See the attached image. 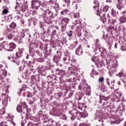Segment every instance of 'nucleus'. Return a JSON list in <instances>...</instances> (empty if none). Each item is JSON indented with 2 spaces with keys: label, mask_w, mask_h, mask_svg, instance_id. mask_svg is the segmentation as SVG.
Returning a JSON list of instances; mask_svg holds the SVG:
<instances>
[{
  "label": "nucleus",
  "mask_w": 126,
  "mask_h": 126,
  "mask_svg": "<svg viewBox=\"0 0 126 126\" xmlns=\"http://www.w3.org/2000/svg\"><path fill=\"white\" fill-rule=\"evenodd\" d=\"M23 53V50L22 49L19 48L18 51L16 53V57H8V60L11 61V63H14L16 64L19 65L20 63V58L22 57V53Z\"/></svg>",
  "instance_id": "nucleus-1"
},
{
  "label": "nucleus",
  "mask_w": 126,
  "mask_h": 126,
  "mask_svg": "<svg viewBox=\"0 0 126 126\" xmlns=\"http://www.w3.org/2000/svg\"><path fill=\"white\" fill-rule=\"evenodd\" d=\"M27 108H28V106L26 102H23L21 105L17 106L16 110L18 113L25 114L27 112Z\"/></svg>",
  "instance_id": "nucleus-2"
},
{
  "label": "nucleus",
  "mask_w": 126,
  "mask_h": 126,
  "mask_svg": "<svg viewBox=\"0 0 126 126\" xmlns=\"http://www.w3.org/2000/svg\"><path fill=\"white\" fill-rule=\"evenodd\" d=\"M116 75L121 78V80L123 82L124 87L126 89V73L124 70H122L118 74H116Z\"/></svg>",
  "instance_id": "nucleus-3"
},
{
  "label": "nucleus",
  "mask_w": 126,
  "mask_h": 126,
  "mask_svg": "<svg viewBox=\"0 0 126 126\" xmlns=\"http://www.w3.org/2000/svg\"><path fill=\"white\" fill-rule=\"evenodd\" d=\"M96 14L98 16H100V19L104 24H106L108 18L106 17V14H105V13H102V11L96 10Z\"/></svg>",
  "instance_id": "nucleus-4"
},
{
  "label": "nucleus",
  "mask_w": 126,
  "mask_h": 126,
  "mask_svg": "<svg viewBox=\"0 0 126 126\" xmlns=\"http://www.w3.org/2000/svg\"><path fill=\"white\" fill-rule=\"evenodd\" d=\"M12 32L13 31L11 29H7L4 31L3 34L6 38H7L9 40H12L14 38V34H12Z\"/></svg>",
  "instance_id": "nucleus-5"
},
{
  "label": "nucleus",
  "mask_w": 126,
  "mask_h": 126,
  "mask_svg": "<svg viewBox=\"0 0 126 126\" xmlns=\"http://www.w3.org/2000/svg\"><path fill=\"white\" fill-rule=\"evenodd\" d=\"M126 11H123L120 13V17L119 19V24L121 25L122 24L126 23Z\"/></svg>",
  "instance_id": "nucleus-6"
},
{
  "label": "nucleus",
  "mask_w": 126,
  "mask_h": 126,
  "mask_svg": "<svg viewBox=\"0 0 126 126\" xmlns=\"http://www.w3.org/2000/svg\"><path fill=\"white\" fill-rule=\"evenodd\" d=\"M62 57V53L60 51H57L56 54L54 56L53 58V61L56 63H59V62H60V60H61V58Z\"/></svg>",
  "instance_id": "nucleus-7"
},
{
  "label": "nucleus",
  "mask_w": 126,
  "mask_h": 126,
  "mask_svg": "<svg viewBox=\"0 0 126 126\" xmlns=\"http://www.w3.org/2000/svg\"><path fill=\"white\" fill-rule=\"evenodd\" d=\"M32 9H38L40 7V2L38 0H32Z\"/></svg>",
  "instance_id": "nucleus-8"
},
{
  "label": "nucleus",
  "mask_w": 126,
  "mask_h": 126,
  "mask_svg": "<svg viewBox=\"0 0 126 126\" xmlns=\"http://www.w3.org/2000/svg\"><path fill=\"white\" fill-rule=\"evenodd\" d=\"M59 19L61 21L60 24L61 25H67L69 23V21H70L69 18L66 17H60Z\"/></svg>",
  "instance_id": "nucleus-9"
},
{
  "label": "nucleus",
  "mask_w": 126,
  "mask_h": 126,
  "mask_svg": "<svg viewBox=\"0 0 126 126\" xmlns=\"http://www.w3.org/2000/svg\"><path fill=\"white\" fill-rule=\"evenodd\" d=\"M53 21V15H49L45 18V22L47 24H52Z\"/></svg>",
  "instance_id": "nucleus-10"
},
{
  "label": "nucleus",
  "mask_w": 126,
  "mask_h": 126,
  "mask_svg": "<svg viewBox=\"0 0 126 126\" xmlns=\"http://www.w3.org/2000/svg\"><path fill=\"white\" fill-rule=\"evenodd\" d=\"M94 5L93 6V9H94V11H95V14L97 13V10H99L98 8H99V2L98 1V0H94Z\"/></svg>",
  "instance_id": "nucleus-11"
},
{
  "label": "nucleus",
  "mask_w": 126,
  "mask_h": 126,
  "mask_svg": "<svg viewBox=\"0 0 126 126\" xmlns=\"http://www.w3.org/2000/svg\"><path fill=\"white\" fill-rule=\"evenodd\" d=\"M106 84L108 85V87L110 88L111 90L114 89V86L115 85V83L111 82V84L110 83V79L109 78H106Z\"/></svg>",
  "instance_id": "nucleus-12"
},
{
  "label": "nucleus",
  "mask_w": 126,
  "mask_h": 126,
  "mask_svg": "<svg viewBox=\"0 0 126 126\" xmlns=\"http://www.w3.org/2000/svg\"><path fill=\"white\" fill-rule=\"evenodd\" d=\"M75 54L77 56H82L83 54V51L82 50V48L79 46L75 50Z\"/></svg>",
  "instance_id": "nucleus-13"
},
{
  "label": "nucleus",
  "mask_w": 126,
  "mask_h": 126,
  "mask_svg": "<svg viewBox=\"0 0 126 126\" xmlns=\"http://www.w3.org/2000/svg\"><path fill=\"white\" fill-rule=\"evenodd\" d=\"M35 70L31 67H27V69L25 70V73H28V74H31V73H35Z\"/></svg>",
  "instance_id": "nucleus-14"
},
{
  "label": "nucleus",
  "mask_w": 126,
  "mask_h": 126,
  "mask_svg": "<svg viewBox=\"0 0 126 126\" xmlns=\"http://www.w3.org/2000/svg\"><path fill=\"white\" fill-rule=\"evenodd\" d=\"M1 47L5 50H9V44H8L6 41L3 42Z\"/></svg>",
  "instance_id": "nucleus-15"
},
{
  "label": "nucleus",
  "mask_w": 126,
  "mask_h": 126,
  "mask_svg": "<svg viewBox=\"0 0 126 126\" xmlns=\"http://www.w3.org/2000/svg\"><path fill=\"white\" fill-rule=\"evenodd\" d=\"M48 69H51V67H50L49 68H48V67L47 66H41L40 68H39V71H40V72H41V73H43V72H45L46 70H48Z\"/></svg>",
  "instance_id": "nucleus-16"
},
{
  "label": "nucleus",
  "mask_w": 126,
  "mask_h": 126,
  "mask_svg": "<svg viewBox=\"0 0 126 126\" xmlns=\"http://www.w3.org/2000/svg\"><path fill=\"white\" fill-rule=\"evenodd\" d=\"M82 30V27L81 26H78V28H77V33L76 35L77 37H81L82 33H81V30Z\"/></svg>",
  "instance_id": "nucleus-17"
},
{
  "label": "nucleus",
  "mask_w": 126,
  "mask_h": 126,
  "mask_svg": "<svg viewBox=\"0 0 126 126\" xmlns=\"http://www.w3.org/2000/svg\"><path fill=\"white\" fill-rule=\"evenodd\" d=\"M117 22V20L115 19H108V24L110 25V26H114L115 24Z\"/></svg>",
  "instance_id": "nucleus-18"
},
{
  "label": "nucleus",
  "mask_w": 126,
  "mask_h": 126,
  "mask_svg": "<svg viewBox=\"0 0 126 126\" xmlns=\"http://www.w3.org/2000/svg\"><path fill=\"white\" fill-rule=\"evenodd\" d=\"M99 99H100L99 103L100 104H101V103H102V100H103L104 101H108V100H109V96L106 97L104 95H100Z\"/></svg>",
  "instance_id": "nucleus-19"
},
{
  "label": "nucleus",
  "mask_w": 126,
  "mask_h": 126,
  "mask_svg": "<svg viewBox=\"0 0 126 126\" xmlns=\"http://www.w3.org/2000/svg\"><path fill=\"white\" fill-rule=\"evenodd\" d=\"M92 62H94V63L96 65V67L99 68V59L97 58H92Z\"/></svg>",
  "instance_id": "nucleus-20"
},
{
  "label": "nucleus",
  "mask_w": 126,
  "mask_h": 126,
  "mask_svg": "<svg viewBox=\"0 0 126 126\" xmlns=\"http://www.w3.org/2000/svg\"><path fill=\"white\" fill-rule=\"evenodd\" d=\"M16 48V44L13 42H10L9 44V50H14Z\"/></svg>",
  "instance_id": "nucleus-21"
},
{
  "label": "nucleus",
  "mask_w": 126,
  "mask_h": 126,
  "mask_svg": "<svg viewBox=\"0 0 126 126\" xmlns=\"http://www.w3.org/2000/svg\"><path fill=\"white\" fill-rule=\"evenodd\" d=\"M3 106L4 107L0 109V116H2V115L5 114V106H6V104H4Z\"/></svg>",
  "instance_id": "nucleus-22"
},
{
  "label": "nucleus",
  "mask_w": 126,
  "mask_h": 126,
  "mask_svg": "<svg viewBox=\"0 0 126 126\" xmlns=\"http://www.w3.org/2000/svg\"><path fill=\"white\" fill-rule=\"evenodd\" d=\"M118 25L119 31H120V32H123L124 33V32L126 31V28H125L124 26L120 25V24H119Z\"/></svg>",
  "instance_id": "nucleus-23"
},
{
  "label": "nucleus",
  "mask_w": 126,
  "mask_h": 126,
  "mask_svg": "<svg viewBox=\"0 0 126 126\" xmlns=\"http://www.w3.org/2000/svg\"><path fill=\"white\" fill-rule=\"evenodd\" d=\"M99 74V72H97L95 70V69H93L91 73V77H93V78H94V75H98Z\"/></svg>",
  "instance_id": "nucleus-24"
},
{
  "label": "nucleus",
  "mask_w": 126,
  "mask_h": 126,
  "mask_svg": "<svg viewBox=\"0 0 126 126\" xmlns=\"http://www.w3.org/2000/svg\"><path fill=\"white\" fill-rule=\"evenodd\" d=\"M79 90H83V91H87V88L85 87V85H80L78 86Z\"/></svg>",
  "instance_id": "nucleus-25"
},
{
  "label": "nucleus",
  "mask_w": 126,
  "mask_h": 126,
  "mask_svg": "<svg viewBox=\"0 0 126 126\" xmlns=\"http://www.w3.org/2000/svg\"><path fill=\"white\" fill-rule=\"evenodd\" d=\"M111 10V7L109 6H105L103 8V11L102 12V13L104 12H107V11H110Z\"/></svg>",
  "instance_id": "nucleus-26"
},
{
  "label": "nucleus",
  "mask_w": 126,
  "mask_h": 126,
  "mask_svg": "<svg viewBox=\"0 0 126 126\" xmlns=\"http://www.w3.org/2000/svg\"><path fill=\"white\" fill-rule=\"evenodd\" d=\"M21 9L23 12H25V11H26V10H27V9H28V5H27L26 4L23 5L21 6Z\"/></svg>",
  "instance_id": "nucleus-27"
},
{
  "label": "nucleus",
  "mask_w": 126,
  "mask_h": 126,
  "mask_svg": "<svg viewBox=\"0 0 126 126\" xmlns=\"http://www.w3.org/2000/svg\"><path fill=\"white\" fill-rule=\"evenodd\" d=\"M27 67L25 65L23 64V66L19 67V70L21 71H23L25 73V70H26Z\"/></svg>",
  "instance_id": "nucleus-28"
},
{
  "label": "nucleus",
  "mask_w": 126,
  "mask_h": 126,
  "mask_svg": "<svg viewBox=\"0 0 126 126\" xmlns=\"http://www.w3.org/2000/svg\"><path fill=\"white\" fill-rule=\"evenodd\" d=\"M69 10L67 9H65L61 12V15H65Z\"/></svg>",
  "instance_id": "nucleus-29"
},
{
  "label": "nucleus",
  "mask_w": 126,
  "mask_h": 126,
  "mask_svg": "<svg viewBox=\"0 0 126 126\" xmlns=\"http://www.w3.org/2000/svg\"><path fill=\"white\" fill-rule=\"evenodd\" d=\"M16 26V23H14V22H12L9 25V27L11 28V29H14Z\"/></svg>",
  "instance_id": "nucleus-30"
},
{
  "label": "nucleus",
  "mask_w": 126,
  "mask_h": 126,
  "mask_svg": "<svg viewBox=\"0 0 126 126\" xmlns=\"http://www.w3.org/2000/svg\"><path fill=\"white\" fill-rule=\"evenodd\" d=\"M67 25H61V31L62 32H65V30H66V27Z\"/></svg>",
  "instance_id": "nucleus-31"
},
{
  "label": "nucleus",
  "mask_w": 126,
  "mask_h": 126,
  "mask_svg": "<svg viewBox=\"0 0 126 126\" xmlns=\"http://www.w3.org/2000/svg\"><path fill=\"white\" fill-rule=\"evenodd\" d=\"M106 30L107 32H110V31H113L115 30V27L113 26H110V27L107 28Z\"/></svg>",
  "instance_id": "nucleus-32"
},
{
  "label": "nucleus",
  "mask_w": 126,
  "mask_h": 126,
  "mask_svg": "<svg viewBox=\"0 0 126 126\" xmlns=\"http://www.w3.org/2000/svg\"><path fill=\"white\" fill-rule=\"evenodd\" d=\"M66 33L68 37L72 38V35H73V32H72V31H69L68 32H66Z\"/></svg>",
  "instance_id": "nucleus-33"
},
{
  "label": "nucleus",
  "mask_w": 126,
  "mask_h": 126,
  "mask_svg": "<svg viewBox=\"0 0 126 126\" xmlns=\"http://www.w3.org/2000/svg\"><path fill=\"white\" fill-rule=\"evenodd\" d=\"M7 52H10L9 55L10 57H13L14 56V53H13V50L12 49H7Z\"/></svg>",
  "instance_id": "nucleus-34"
},
{
  "label": "nucleus",
  "mask_w": 126,
  "mask_h": 126,
  "mask_svg": "<svg viewBox=\"0 0 126 126\" xmlns=\"http://www.w3.org/2000/svg\"><path fill=\"white\" fill-rule=\"evenodd\" d=\"M36 76L39 77V75H36L35 76L32 75L31 76V80L32 82H34V81H37V78H36Z\"/></svg>",
  "instance_id": "nucleus-35"
},
{
  "label": "nucleus",
  "mask_w": 126,
  "mask_h": 126,
  "mask_svg": "<svg viewBox=\"0 0 126 126\" xmlns=\"http://www.w3.org/2000/svg\"><path fill=\"white\" fill-rule=\"evenodd\" d=\"M109 106V104H108V101L105 102L103 103L102 106V108L103 109H106Z\"/></svg>",
  "instance_id": "nucleus-36"
},
{
  "label": "nucleus",
  "mask_w": 126,
  "mask_h": 126,
  "mask_svg": "<svg viewBox=\"0 0 126 126\" xmlns=\"http://www.w3.org/2000/svg\"><path fill=\"white\" fill-rule=\"evenodd\" d=\"M91 125L88 123L83 122L79 124V126H91Z\"/></svg>",
  "instance_id": "nucleus-37"
},
{
  "label": "nucleus",
  "mask_w": 126,
  "mask_h": 126,
  "mask_svg": "<svg viewBox=\"0 0 126 126\" xmlns=\"http://www.w3.org/2000/svg\"><path fill=\"white\" fill-rule=\"evenodd\" d=\"M116 14H117V12L116 11V10H115V9H111V15H112V16L115 17L116 16Z\"/></svg>",
  "instance_id": "nucleus-38"
},
{
  "label": "nucleus",
  "mask_w": 126,
  "mask_h": 126,
  "mask_svg": "<svg viewBox=\"0 0 126 126\" xmlns=\"http://www.w3.org/2000/svg\"><path fill=\"white\" fill-rule=\"evenodd\" d=\"M27 126H39V124H33V123L30 122L27 125Z\"/></svg>",
  "instance_id": "nucleus-39"
},
{
  "label": "nucleus",
  "mask_w": 126,
  "mask_h": 126,
  "mask_svg": "<svg viewBox=\"0 0 126 126\" xmlns=\"http://www.w3.org/2000/svg\"><path fill=\"white\" fill-rule=\"evenodd\" d=\"M54 113H55V114H56V115H61V110L58 109L57 108L55 110Z\"/></svg>",
  "instance_id": "nucleus-40"
},
{
  "label": "nucleus",
  "mask_w": 126,
  "mask_h": 126,
  "mask_svg": "<svg viewBox=\"0 0 126 126\" xmlns=\"http://www.w3.org/2000/svg\"><path fill=\"white\" fill-rule=\"evenodd\" d=\"M123 6L124 5H123V4H118L117 5V8H118L119 10H121L122 8H123Z\"/></svg>",
  "instance_id": "nucleus-41"
},
{
  "label": "nucleus",
  "mask_w": 126,
  "mask_h": 126,
  "mask_svg": "<svg viewBox=\"0 0 126 126\" xmlns=\"http://www.w3.org/2000/svg\"><path fill=\"white\" fill-rule=\"evenodd\" d=\"M103 38L104 39V40H106V41H109L110 39L109 38V35L108 34V33H106V37H105V35H103Z\"/></svg>",
  "instance_id": "nucleus-42"
},
{
  "label": "nucleus",
  "mask_w": 126,
  "mask_h": 126,
  "mask_svg": "<svg viewBox=\"0 0 126 126\" xmlns=\"http://www.w3.org/2000/svg\"><path fill=\"white\" fill-rule=\"evenodd\" d=\"M63 1L66 3L67 6H69L70 5V0H63Z\"/></svg>",
  "instance_id": "nucleus-43"
},
{
  "label": "nucleus",
  "mask_w": 126,
  "mask_h": 126,
  "mask_svg": "<svg viewBox=\"0 0 126 126\" xmlns=\"http://www.w3.org/2000/svg\"><path fill=\"white\" fill-rule=\"evenodd\" d=\"M34 46V44H31L29 45V48H30L29 52H31V50H34V47H33Z\"/></svg>",
  "instance_id": "nucleus-44"
},
{
  "label": "nucleus",
  "mask_w": 126,
  "mask_h": 126,
  "mask_svg": "<svg viewBox=\"0 0 126 126\" xmlns=\"http://www.w3.org/2000/svg\"><path fill=\"white\" fill-rule=\"evenodd\" d=\"M0 126H8V125H7V123H6V122H4L3 121H2L0 123Z\"/></svg>",
  "instance_id": "nucleus-45"
},
{
  "label": "nucleus",
  "mask_w": 126,
  "mask_h": 126,
  "mask_svg": "<svg viewBox=\"0 0 126 126\" xmlns=\"http://www.w3.org/2000/svg\"><path fill=\"white\" fill-rule=\"evenodd\" d=\"M98 50L100 53H101V54H103V53L105 52V49H104V48L103 47H99Z\"/></svg>",
  "instance_id": "nucleus-46"
},
{
  "label": "nucleus",
  "mask_w": 126,
  "mask_h": 126,
  "mask_svg": "<svg viewBox=\"0 0 126 126\" xmlns=\"http://www.w3.org/2000/svg\"><path fill=\"white\" fill-rule=\"evenodd\" d=\"M32 120L33 122H39L40 118L38 117H33Z\"/></svg>",
  "instance_id": "nucleus-47"
},
{
  "label": "nucleus",
  "mask_w": 126,
  "mask_h": 126,
  "mask_svg": "<svg viewBox=\"0 0 126 126\" xmlns=\"http://www.w3.org/2000/svg\"><path fill=\"white\" fill-rule=\"evenodd\" d=\"M8 12H9V11L6 9H3L2 11L3 14H6V13H8Z\"/></svg>",
  "instance_id": "nucleus-48"
},
{
  "label": "nucleus",
  "mask_w": 126,
  "mask_h": 126,
  "mask_svg": "<svg viewBox=\"0 0 126 126\" xmlns=\"http://www.w3.org/2000/svg\"><path fill=\"white\" fill-rule=\"evenodd\" d=\"M57 34V31L54 30L52 31V32L51 33V37H54V36L56 35Z\"/></svg>",
  "instance_id": "nucleus-49"
},
{
  "label": "nucleus",
  "mask_w": 126,
  "mask_h": 126,
  "mask_svg": "<svg viewBox=\"0 0 126 126\" xmlns=\"http://www.w3.org/2000/svg\"><path fill=\"white\" fill-rule=\"evenodd\" d=\"M85 88H87V91H90V89H91V87L87 84H85Z\"/></svg>",
  "instance_id": "nucleus-50"
},
{
  "label": "nucleus",
  "mask_w": 126,
  "mask_h": 126,
  "mask_svg": "<svg viewBox=\"0 0 126 126\" xmlns=\"http://www.w3.org/2000/svg\"><path fill=\"white\" fill-rule=\"evenodd\" d=\"M99 42H100V41L98 39H97L95 41V45H96V46L98 47H100L101 46V44L99 43Z\"/></svg>",
  "instance_id": "nucleus-51"
},
{
  "label": "nucleus",
  "mask_w": 126,
  "mask_h": 126,
  "mask_svg": "<svg viewBox=\"0 0 126 126\" xmlns=\"http://www.w3.org/2000/svg\"><path fill=\"white\" fill-rule=\"evenodd\" d=\"M74 18H78L79 17V13H76L73 14Z\"/></svg>",
  "instance_id": "nucleus-52"
},
{
  "label": "nucleus",
  "mask_w": 126,
  "mask_h": 126,
  "mask_svg": "<svg viewBox=\"0 0 126 126\" xmlns=\"http://www.w3.org/2000/svg\"><path fill=\"white\" fill-rule=\"evenodd\" d=\"M121 50L122 51V52H124V51H126V47L124 46V45H122L121 46Z\"/></svg>",
  "instance_id": "nucleus-53"
},
{
  "label": "nucleus",
  "mask_w": 126,
  "mask_h": 126,
  "mask_svg": "<svg viewBox=\"0 0 126 126\" xmlns=\"http://www.w3.org/2000/svg\"><path fill=\"white\" fill-rule=\"evenodd\" d=\"M27 97H28V98H29V97H30L31 98L33 97V94H32V93H30V92H28V94L27 95Z\"/></svg>",
  "instance_id": "nucleus-54"
},
{
  "label": "nucleus",
  "mask_w": 126,
  "mask_h": 126,
  "mask_svg": "<svg viewBox=\"0 0 126 126\" xmlns=\"http://www.w3.org/2000/svg\"><path fill=\"white\" fill-rule=\"evenodd\" d=\"M96 117H98V118H101V116H102V113H100L99 112H96Z\"/></svg>",
  "instance_id": "nucleus-55"
},
{
  "label": "nucleus",
  "mask_w": 126,
  "mask_h": 126,
  "mask_svg": "<svg viewBox=\"0 0 126 126\" xmlns=\"http://www.w3.org/2000/svg\"><path fill=\"white\" fill-rule=\"evenodd\" d=\"M104 80H105V79H104V77H99V78L98 79V81L99 82H103V81H104Z\"/></svg>",
  "instance_id": "nucleus-56"
},
{
  "label": "nucleus",
  "mask_w": 126,
  "mask_h": 126,
  "mask_svg": "<svg viewBox=\"0 0 126 126\" xmlns=\"http://www.w3.org/2000/svg\"><path fill=\"white\" fill-rule=\"evenodd\" d=\"M2 75H4V76L5 77L7 75V72L6 70H3L2 72Z\"/></svg>",
  "instance_id": "nucleus-57"
},
{
  "label": "nucleus",
  "mask_w": 126,
  "mask_h": 126,
  "mask_svg": "<svg viewBox=\"0 0 126 126\" xmlns=\"http://www.w3.org/2000/svg\"><path fill=\"white\" fill-rule=\"evenodd\" d=\"M28 65L29 67H33V65H32V62L29 61Z\"/></svg>",
  "instance_id": "nucleus-58"
},
{
  "label": "nucleus",
  "mask_w": 126,
  "mask_h": 126,
  "mask_svg": "<svg viewBox=\"0 0 126 126\" xmlns=\"http://www.w3.org/2000/svg\"><path fill=\"white\" fill-rule=\"evenodd\" d=\"M13 19V17H12V15L10 14L8 16V20H12Z\"/></svg>",
  "instance_id": "nucleus-59"
},
{
  "label": "nucleus",
  "mask_w": 126,
  "mask_h": 126,
  "mask_svg": "<svg viewBox=\"0 0 126 126\" xmlns=\"http://www.w3.org/2000/svg\"><path fill=\"white\" fill-rule=\"evenodd\" d=\"M34 102H35V99L33 98L32 100H30L29 104L32 105V104H34Z\"/></svg>",
  "instance_id": "nucleus-60"
},
{
  "label": "nucleus",
  "mask_w": 126,
  "mask_h": 126,
  "mask_svg": "<svg viewBox=\"0 0 126 126\" xmlns=\"http://www.w3.org/2000/svg\"><path fill=\"white\" fill-rule=\"evenodd\" d=\"M31 117V114H29L26 115V118L27 120H29V119H30V118Z\"/></svg>",
  "instance_id": "nucleus-61"
},
{
  "label": "nucleus",
  "mask_w": 126,
  "mask_h": 126,
  "mask_svg": "<svg viewBox=\"0 0 126 126\" xmlns=\"http://www.w3.org/2000/svg\"><path fill=\"white\" fill-rule=\"evenodd\" d=\"M110 114L112 115V116H116V115H117V113H116V112H115L114 110L111 111Z\"/></svg>",
  "instance_id": "nucleus-62"
},
{
  "label": "nucleus",
  "mask_w": 126,
  "mask_h": 126,
  "mask_svg": "<svg viewBox=\"0 0 126 126\" xmlns=\"http://www.w3.org/2000/svg\"><path fill=\"white\" fill-rule=\"evenodd\" d=\"M14 118V116H12V115H9L8 116V118L10 119L11 120V121H12V120H13Z\"/></svg>",
  "instance_id": "nucleus-63"
},
{
  "label": "nucleus",
  "mask_w": 126,
  "mask_h": 126,
  "mask_svg": "<svg viewBox=\"0 0 126 126\" xmlns=\"http://www.w3.org/2000/svg\"><path fill=\"white\" fill-rule=\"evenodd\" d=\"M77 72V71L75 70V71H72L71 72V74H73V75H76V73Z\"/></svg>",
  "instance_id": "nucleus-64"
}]
</instances>
